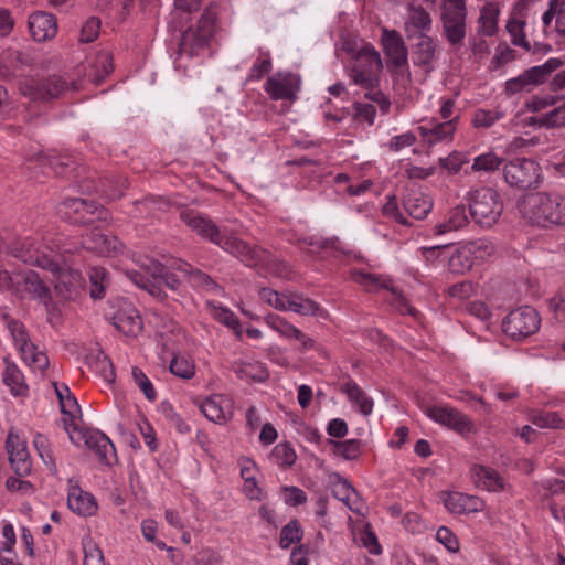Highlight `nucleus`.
<instances>
[{
	"mask_svg": "<svg viewBox=\"0 0 565 565\" xmlns=\"http://www.w3.org/2000/svg\"><path fill=\"white\" fill-rule=\"evenodd\" d=\"M14 257L24 263L49 270L56 276L55 292L63 300L74 299L82 286L79 271L73 269L68 263L60 257L45 254L40 249H14Z\"/></svg>",
	"mask_w": 565,
	"mask_h": 565,
	"instance_id": "f257e3e1",
	"label": "nucleus"
},
{
	"mask_svg": "<svg viewBox=\"0 0 565 565\" xmlns=\"http://www.w3.org/2000/svg\"><path fill=\"white\" fill-rule=\"evenodd\" d=\"M520 214L530 224L540 227L565 225V196L557 192L526 194L518 203Z\"/></svg>",
	"mask_w": 565,
	"mask_h": 565,
	"instance_id": "f03ea898",
	"label": "nucleus"
},
{
	"mask_svg": "<svg viewBox=\"0 0 565 565\" xmlns=\"http://www.w3.org/2000/svg\"><path fill=\"white\" fill-rule=\"evenodd\" d=\"M467 0H441L443 36L454 46L462 45L467 33Z\"/></svg>",
	"mask_w": 565,
	"mask_h": 565,
	"instance_id": "7ed1b4c3",
	"label": "nucleus"
},
{
	"mask_svg": "<svg viewBox=\"0 0 565 565\" xmlns=\"http://www.w3.org/2000/svg\"><path fill=\"white\" fill-rule=\"evenodd\" d=\"M471 217L481 226L490 227L497 223L502 204L498 192L488 186L476 189L468 194Z\"/></svg>",
	"mask_w": 565,
	"mask_h": 565,
	"instance_id": "20e7f679",
	"label": "nucleus"
},
{
	"mask_svg": "<svg viewBox=\"0 0 565 565\" xmlns=\"http://www.w3.org/2000/svg\"><path fill=\"white\" fill-rule=\"evenodd\" d=\"M351 67L350 77L353 83L362 88H373L377 84V73L382 68V60L379 52L371 45H362Z\"/></svg>",
	"mask_w": 565,
	"mask_h": 565,
	"instance_id": "39448f33",
	"label": "nucleus"
},
{
	"mask_svg": "<svg viewBox=\"0 0 565 565\" xmlns=\"http://www.w3.org/2000/svg\"><path fill=\"white\" fill-rule=\"evenodd\" d=\"M61 218L71 223L93 224L96 221L107 222L109 212L94 201L81 198L64 200L57 207Z\"/></svg>",
	"mask_w": 565,
	"mask_h": 565,
	"instance_id": "423d86ee",
	"label": "nucleus"
},
{
	"mask_svg": "<svg viewBox=\"0 0 565 565\" xmlns=\"http://www.w3.org/2000/svg\"><path fill=\"white\" fill-rule=\"evenodd\" d=\"M81 84L61 76H49L42 79H24L20 84V92L33 100H47L58 97L62 93L73 89L78 90Z\"/></svg>",
	"mask_w": 565,
	"mask_h": 565,
	"instance_id": "0eeeda50",
	"label": "nucleus"
},
{
	"mask_svg": "<svg viewBox=\"0 0 565 565\" xmlns=\"http://www.w3.org/2000/svg\"><path fill=\"white\" fill-rule=\"evenodd\" d=\"M72 425L73 422L71 424L65 422L64 425L68 433L70 440L76 446H79L83 443L87 449L96 454L100 462L110 465L111 459L116 457L115 447L111 440L99 430L79 429L76 426L71 429Z\"/></svg>",
	"mask_w": 565,
	"mask_h": 565,
	"instance_id": "6e6552de",
	"label": "nucleus"
},
{
	"mask_svg": "<svg viewBox=\"0 0 565 565\" xmlns=\"http://www.w3.org/2000/svg\"><path fill=\"white\" fill-rule=\"evenodd\" d=\"M540 323L539 312L530 306H523L508 313L503 319L502 329L509 338L520 341L534 334Z\"/></svg>",
	"mask_w": 565,
	"mask_h": 565,
	"instance_id": "1a4fd4ad",
	"label": "nucleus"
},
{
	"mask_svg": "<svg viewBox=\"0 0 565 565\" xmlns=\"http://www.w3.org/2000/svg\"><path fill=\"white\" fill-rule=\"evenodd\" d=\"M424 414L433 422L465 436L475 430L473 422L459 409L445 404L423 406Z\"/></svg>",
	"mask_w": 565,
	"mask_h": 565,
	"instance_id": "9d476101",
	"label": "nucleus"
},
{
	"mask_svg": "<svg viewBox=\"0 0 565 565\" xmlns=\"http://www.w3.org/2000/svg\"><path fill=\"white\" fill-rule=\"evenodd\" d=\"M351 275L352 279L364 287L369 292H374L379 289L390 290L393 295V305L402 313H408L411 316H415L417 313V311L409 306L403 294L393 286L392 279L361 270H353Z\"/></svg>",
	"mask_w": 565,
	"mask_h": 565,
	"instance_id": "9b49d317",
	"label": "nucleus"
},
{
	"mask_svg": "<svg viewBox=\"0 0 565 565\" xmlns=\"http://www.w3.org/2000/svg\"><path fill=\"white\" fill-rule=\"evenodd\" d=\"M505 182L520 190L535 185L540 179V167L526 158H515L503 167Z\"/></svg>",
	"mask_w": 565,
	"mask_h": 565,
	"instance_id": "f8f14e48",
	"label": "nucleus"
},
{
	"mask_svg": "<svg viewBox=\"0 0 565 565\" xmlns=\"http://www.w3.org/2000/svg\"><path fill=\"white\" fill-rule=\"evenodd\" d=\"M180 218L199 235L209 238V241L215 245H232L236 246L235 242L225 239V235L221 233L218 227L207 217H204L199 212L193 210L182 211Z\"/></svg>",
	"mask_w": 565,
	"mask_h": 565,
	"instance_id": "ddd939ff",
	"label": "nucleus"
},
{
	"mask_svg": "<svg viewBox=\"0 0 565 565\" xmlns=\"http://www.w3.org/2000/svg\"><path fill=\"white\" fill-rule=\"evenodd\" d=\"M300 77L290 72H278L265 83V92L275 100H295L300 89Z\"/></svg>",
	"mask_w": 565,
	"mask_h": 565,
	"instance_id": "4468645a",
	"label": "nucleus"
},
{
	"mask_svg": "<svg viewBox=\"0 0 565 565\" xmlns=\"http://www.w3.org/2000/svg\"><path fill=\"white\" fill-rule=\"evenodd\" d=\"M412 60L415 66L420 67L425 73L435 70L439 56L438 40L429 35H420L413 39Z\"/></svg>",
	"mask_w": 565,
	"mask_h": 565,
	"instance_id": "2eb2a0df",
	"label": "nucleus"
},
{
	"mask_svg": "<svg viewBox=\"0 0 565 565\" xmlns=\"http://www.w3.org/2000/svg\"><path fill=\"white\" fill-rule=\"evenodd\" d=\"M217 18V6L211 3L201 15L195 31L189 30L183 35L182 46L185 47L189 42H193L192 51L202 47L214 34Z\"/></svg>",
	"mask_w": 565,
	"mask_h": 565,
	"instance_id": "dca6fc26",
	"label": "nucleus"
},
{
	"mask_svg": "<svg viewBox=\"0 0 565 565\" xmlns=\"http://www.w3.org/2000/svg\"><path fill=\"white\" fill-rule=\"evenodd\" d=\"M431 26L433 19L426 9L413 2L407 6V13L404 22V30L407 39L428 35Z\"/></svg>",
	"mask_w": 565,
	"mask_h": 565,
	"instance_id": "f3484780",
	"label": "nucleus"
},
{
	"mask_svg": "<svg viewBox=\"0 0 565 565\" xmlns=\"http://www.w3.org/2000/svg\"><path fill=\"white\" fill-rule=\"evenodd\" d=\"M9 455V462L18 476L24 477L31 472V461L25 441L12 431L9 433L6 441Z\"/></svg>",
	"mask_w": 565,
	"mask_h": 565,
	"instance_id": "a211bd4d",
	"label": "nucleus"
},
{
	"mask_svg": "<svg viewBox=\"0 0 565 565\" xmlns=\"http://www.w3.org/2000/svg\"><path fill=\"white\" fill-rule=\"evenodd\" d=\"M456 119L438 122L435 119L417 127L422 140L428 147L440 142H449L452 140L456 131Z\"/></svg>",
	"mask_w": 565,
	"mask_h": 565,
	"instance_id": "6ab92c4d",
	"label": "nucleus"
},
{
	"mask_svg": "<svg viewBox=\"0 0 565 565\" xmlns=\"http://www.w3.org/2000/svg\"><path fill=\"white\" fill-rule=\"evenodd\" d=\"M381 42L385 55L395 67L407 64V47L396 30L383 29Z\"/></svg>",
	"mask_w": 565,
	"mask_h": 565,
	"instance_id": "aec40b11",
	"label": "nucleus"
},
{
	"mask_svg": "<svg viewBox=\"0 0 565 565\" xmlns=\"http://www.w3.org/2000/svg\"><path fill=\"white\" fill-rule=\"evenodd\" d=\"M443 502L445 508L454 514H469L479 512L483 509V501L476 497L462 492H444Z\"/></svg>",
	"mask_w": 565,
	"mask_h": 565,
	"instance_id": "412c9836",
	"label": "nucleus"
},
{
	"mask_svg": "<svg viewBox=\"0 0 565 565\" xmlns=\"http://www.w3.org/2000/svg\"><path fill=\"white\" fill-rule=\"evenodd\" d=\"M201 412L216 424H223L233 416L232 403L225 395H212L201 403Z\"/></svg>",
	"mask_w": 565,
	"mask_h": 565,
	"instance_id": "4be33fe9",
	"label": "nucleus"
},
{
	"mask_svg": "<svg viewBox=\"0 0 565 565\" xmlns=\"http://www.w3.org/2000/svg\"><path fill=\"white\" fill-rule=\"evenodd\" d=\"M29 29L35 41L45 42L56 35V19L53 14L47 12H35L29 17Z\"/></svg>",
	"mask_w": 565,
	"mask_h": 565,
	"instance_id": "5701e85b",
	"label": "nucleus"
},
{
	"mask_svg": "<svg viewBox=\"0 0 565 565\" xmlns=\"http://www.w3.org/2000/svg\"><path fill=\"white\" fill-rule=\"evenodd\" d=\"M31 63L29 54L8 49L0 54V77L10 78L21 75L24 66Z\"/></svg>",
	"mask_w": 565,
	"mask_h": 565,
	"instance_id": "b1692460",
	"label": "nucleus"
},
{
	"mask_svg": "<svg viewBox=\"0 0 565 565\" xmlns=\"http://www.w3.org/2000/svg\"><path fill=\"white\" fill-rule=\"evenodd\" d=\"M175 260L177 259L171 260L169 264H163L158 259L147 258L141 263V267L151 274L152 277L160 278L167 288L175 291L180 287V279L174 273L177 270L172 268Z\"/></svg>",
	"mask_w": 565,
	"mask_h": 565,
	"instance_id": "393cba45",
	"label": "nucleus"
},
{
	"mask_svg": "<svg viewBox=\"0 0 565 565\" xmlns=\"http://www.w3.org/2000/svg\"><path fill=\"white\" fill-rule=\"evenodd\" d=\"M475 484L487 491L498 492L504 489V480L493 468L475 465L471 468Z\"/></svg>",
	"mask_w": 565,
	"mask_h": 565,
	"instance_id": "a878e982",
	"label": "nucleus"
},
{
	"mask_svg": "<svg viewBox=\"0 0 565 565\" xmlns=\"http://www.w3.org/2000/svg\"><path fill=\"white\" fill-rule=\"evenodd\" d=\"M340 391L344 393L349 402L358 408L363 416H369L373 412L374 402L367 394L351 379L342 383Z\"/></svg>",
	"mask_w": 565,
	"mask_h": 565,
	"instance_id": "bb28decb",
	"label": "nucleus"
},
{
	"mask_svg": "<svg viewBox=\"0 0 565 565\" xmlns=\"http://www.w3.org/2000/svg\"><path fill=\"white\" fill-rule=\"evenodd\" d=\"M405 212L415 220H423L431 211V200L419 190H409L403 199Z\"/></svg>",
	"mask_w": 565,
	"mask_h": 565,
	"instance_id": "cd10ccee",
	"label": "nucleus"
},
{
	"mask_svg": "<svg viewBox=\"0 0 565 565\" xmlns=\"http://www.w3.org/2000/svg\"><path fill=\"white\" fill-rule=\"evenodd\" d=\"M68 508L81 516H90L97 511V502L93 494L78 487H72L67 497Z\"/></svg>",
	"mask_w": 565,
	"mask_h": 565,
	"instance_id": "c85d7f7f",
	"label": "nucleus"
},
{
	"mask_svg": "<svg viewBox=\"0 0 565 565\" xmlns=\"http://www.w3.org/2000/svg\"><path fill=\"white\" fill-rule=\"evenodd\" d=\"M113 320L116 329L126 335H137L142 329V320L131 306L119 309Z\"/></svg>",
	"mask_w": 565,
	"mask_h": 565,
	"instance_id": "c756f323",
	"label": "nucleus"
},
{
	"mask_svg": "<svg viewBox=\"0 0 565 565\" xmlns=\"http://www.w3.org/2000/svg\"><path fill=\"white\" fill-rule=\"evenodd\" d=\"M232 370L237 377L247 382L262 383L269 377L267 367L258 361H235L232 365Z\"/></svg>",
	"mask_w": 565,
	"mask_h": 565,
	"instance_id": "7c9ffc66",
	"label": "nucleus"
},
{
	"mask_svg": "<svg viewBox=\"0 0 565 565\" xmlns=\"http://www.w3.org/2000/svg\"><path fill=\"white\" fill-rule=\"evenodd\" d=\"M23 289L32 299L38 300L45 307L52 302L51 290L35 271H29L23 278Z\"/></svg>",
	"mask_w": 565,
	"mask_h": 565,
	"instance_id": "2f4dec72",
	"label": "nucleus"
},
{
	"mask_svg": "<svg viewBox=\"0 0 565 565\" xmlns=\"http://www.w3.org/2000/svg\"><path fill=\"white\" fill-rule=\"evenodd\" d=\"M172 268L189 276L191 282L196 287H202L209 290H222L221 286L216 284L209 275L202 273L201 270L193 269L191 265L181 259H177L173 263Z\"/></svg>",
	"mask_w": 565,
	"mask_h": 565,
	"instance_id": "473e14b6",
	"label": "nucleus"
},
{
	"mask_svg": "<svg viewBox=\"0 0 565 565\" xmlns=\"http://www.w3.org/2000/svg\"><path fill=\"white\" fill-rule=\"evenodd\" d=\"M87 364L95 373L99 374L107 383L115 382L116 374L111 360L100 350L86 356Z\"/></svg>",
	"mask_w": 565,
	"mask_h": 565,
	"instance_id": "72a5a7b5",
	"label": "nucleus"
},
{
	"mask_svg": "<svg viewBox=\"0 0 565 565\" xmlns=\"http://www.w3.org/2000/svg\"><path fill=\"white\" fill-rule=\"evenodd\" d=\"M89 66L87 76L98 85L113 71V56L108 51H100L89 61Z\"/></svg>",
	"mask_w": 565,
	"mask_h": 565,
	"instance_id": "f704fd0d",
	"label": "nucleus"
},
{
	"mask_svg": "<svg viewBox=\"0 0 565 565\" xmlns=\"http://www.w3.org/2000/svg\"><path fill=\"white\" fill-rule=\"evenodd\" d=\"M7 366L3 372V383L10 388L14 396H23L28 393V385L20 369L6 359Z\"/></svg>",
	"mask_w": 565,
	"mask_h": 565,
	"instance_id": "c9c22d12",
	"label": "nucleus"
},
{
	"mask_svg": "<svg viewBox=\"0 0 565 565\" xmlns=\"http://www.w3.org/2000/svg\"><path fill=\"white\" fill-rule=\"evenodd\" d=\"M292 269L290 265L267 253L265 260L260 265L259 275L264 277L274 276L278 278L290 279Z\"/></svg>",
	"mask_w": 565,
	"mask_h": 565,
	"instance_id": "e433bc0d",
	"label": "nucleus"
},
{
	"mask_svg": "<svg viewBox=\"0 0 565 565\" xmlns=\"http://www.w3.org/2000/svg\"><path fill=\"white\" fill-rule=\"evenodd\" d=\"M537 71L533 67L523 72L515 78H511L505 83V89L510 94H516L522 90H530L534 86L542 84V77L537 76Z\"/></svg>",
	"mask_w": 565,
	"mask_h": 565,
	"instance_id": "4c0bfd02",
	"label": "nucleus"
},
{
	"mask_svg": "<svg viewBox=\"0 0 565 565\" xmlns=\"http://www.w3.org/2000/svg\"><path fill=\"white\" fill-rule=\"evenodd\" d=\"M19 352L24 363L34 372L44 373L50 364L47 355L33 343L21 348Z\"/></svg>",
	"mask_w": 565,
	"mask_h": 565,
	"instance_id": "58836bf2",
	"label": "nucleus"
},
{
	"mask_svg": "<svg viewBox=\"0 0 565 565\" xmlns=\"http://www.w3.org/2000/svg\"><path fill=\"white\" fill-rule=\"evenodd\" d=\"M287 311H292L300 316H321L323 310L312 299L306 298L300 294H290Z\"/></svg>",
	"mask_w": 565,
	"mask_h": 565,
	"instance_id": "ea45409f",
	"label": "nucleus"
},
{
	"mask_svg": "<svg viewBox=\"0 0 565 565\" xmlns=\"http://www.w3.org/2000/svg\"><path fill=\"white\" fill-rule=\"evenodd\" d=\"M499 10L495 3H486L480 12L478 24L483 35L491 36L497 31Z\"/></svg>",
	"mask_w": 565,
	"mask_h": 565,
	"instance_id": "a19ab883",
	"label": "nucleus"
},
{
	"mask_svg": "<svg viewBox=\"0 0 565 565\" xmlns=\"http://www.w3.org/2000/svg\"><path fill=\"white\" fill-rule=\"evenodd\" d=\"M117 237L111 235V233L107 230L100 227H94L88 234L83 237L81 242L82 247H89L93 245L94 247H116Z\"/></svg>",
	"mask_w": 565,
	"mask_h": 565,
	"instance_id": "79ce46f5",
	"label": "nucleus"
},
{
	"mask_svg": "<svg viewBox=\"0 0 565 565\" xmlns=\"http://www.w3.org/2000/svg\"><path fill=\"white\" fill-rule=\"evenodd\" d=\"M33 446L44 465L55 475L57 468L49 438L43 434L36 433L33 437Z\"/></svg>",
	"mask_w": 565,
	"mask_h": 565,
	"instance_id": "37998d69",
	"label": "nucleus"
},
{
	"mask_svg": "<svg viewBox=\"0 0 565 565\" xmlns=\"http://www.w3.org/2000/svg\"><path fill=\"white\" fill-rule=\"evenodd\" d=\"M90 281V297L94 299H103L105 289L109 284L108 273L104 267L95 266L88 273Z\"/></svg>",
	"mask_w": 565,
	"mask_h": 565,
	"instance_id": "c03bdc74",
	"label": "nucleus"
},
{
	"mask_svg": "<svg viewBox=\"0 0 565 565\" xmlns=\"http://www.w3.org/2000/svg\"><path fill=\"white\" fill-rule=\"evenodd\" d=\"M472 249H455L448 260V268L451 273L462 275L473 265Z\"/></svg>",
	"mask_w": 565,
	"mask_h": 565,
	"instance_id": "a18cd8bd",
	"label": "nucleus"
},
{
	"mask_svg": "<svg viewBox=\"0 0 565 565\" xmlns=\"http://www.w3.org/2000/svg\"><path fill=\"white\" fill-rule=\"evenodd\" d=\"M333 493L334 497L344 502L351 511L359 514L361 513V508L356 504V500L352 499V497L358 499L359 494L348 480L344 479L337 483Z\"/></svg>",
	"mask_w": 565,
	"mask_h": 565,
	"instance_id": "49530a36",
	"label": "nucleus"
},
{
	"mask_svg": "<svg viewBox=\"0 0 565 565\" xmlns=\"http://www.w3.org/2000/svg\"><path fill=\"white\" fill-rule=\"evenodd\" d=\"M266 323L270 329L287 340L291 341L296 335H299L298 331L300 329L278 315H268L266 317Z\"/></svg>",
	"mask_w": 565,
	"mask_h": 565,
	"instance_id": "de8ad7c7",
	"label": "nucleus"
},
{
	"mask_svg": "<svg viewBox=\"0 0 565 565\" xmlns=\"http://www.w3.org/2000/svg\"><path fill=\"white\" fill-rule=\"evenodd\" d=\"M53 385L61 404L62 413L74 417V411L79 412V405L76 397L71 393L67 385H58L56 382H54Z\"/></svg>",
	"mask_w": 565,
	"mask_h": 565,
	"instance_id": "09e8293b",
	"label": "nucleus"
},
{
	"mask_svg": "<svg viewBox=\"0 0 565 565\" xmlns=\"http://www.w3.org/2000/svg\"><path fill=\"white\" fill-rule=\"evenodd\" d=\"M468 218L466 215L465 206H456L451 210L450 216L447 223L438 224L435 226L436 235H441L444 233L450 232L452 230H457L462 227L467 223Z\"/></svg>",
	"mask_w": 565,
	"mask_h": 565,
	"instance_id": "8fccbe9b",
	"label": "nucleus"
},
{
	"mask_svg": "<svg viewBox=\"0 0 565 565\" xmlns=\"http://www.w3.org/2000/svg\"><path fill=\"white\" fill-rule=\"evenodd\" d=\"M330 444L333 446V452L347 460H354L361 454V440L359 439L330 440Z\"/></svg>",
	"mask_w": 565,
	"mask_h": 565,
	"instance_id": "3c124183",
	"label": "nucleus"
},
{
	"mask_svg": "<svg viewBox=\"0 0 565 565\" xmlns=\"http://www.w3.org/2000/svg\"><path fill=\"white\" fill-rule=\"evenodd\" d=\"M266 249H232V255L247 267H255L259 271L265 260Z\"/></svg>",
	"mask_w": 565,
	"mask_h": 565,
	"instance_id": "603ef678",
	"label": "nucleus"
},
{
	"mask_svg": "<svg viewBox=\"0 0 565 565\" xmlns=\"http://www.w3.org/2000/svg\"><path fill=\"white\" fill-rule=\"evenodd\" d=\"M296 452L287 443L277 444L270 454V459L278 466L290 467L296 461Z\"/></svg>",
	"mask_w": 565,
	"mask_h": 565,
	"instance_id": "864d4df0",
	"label": "nucleus"
},
{
	"mask_svg": "<svg viewBox=\"0 0 565 565\" xmlns=\"http://www.w3.org/2000/svg\"><path fill=\"white\" fill-rule=\"evenodd\" d=\"M531 422L540 428L562 429L564 420L556 412H539L532 415Z\"/></svg>",
	"mask_w": 565,
	"mask_h": 565,
	"instance_id": "5fc2aeb1",
	"label": "nucleus"
},
{
	"mask_svg": "<svg viewBox=\"0 0 565 565\" xmlns=\"http://www.w3.org/2000/svg\"><path fill=\"white\" fill-rule=\"evenodd\" d=\"M169 369L172 374L185 380L192 379L195 374L193 361L184 356H173Z\"/></svg>",
	"mask_w": 565,
	"mask_h": 565,
	"instance_id": "6e6d98bb",
	"label": "nucleus"
},
{
	"mask_svg": "<svg viewBox=\"0 0 565 565\" xmlns=\"http://www.w3.org/2000/svg\"><path fill=\"white\" fill-rule=\"evenodd\" d=\"M302 536V531L298 520L289 521L280 532L279 544L282 548H288L292 543L299 542Z\"/></svg>",
	"mask_w": 565,
	"mask_h": 565,
	"instance_id": "4d7b16f0",
	"label": "nucleus"
},
{
	"mask_svg": "<svg viewBox=\"0 0 565 565\" xmlns=\"http://www.w3.org/2000/svg\"><path fill=\"white\" fill-rule=\"evenodd\" d=\"M502 163V159L494 152L482 153L473 159L471 169L473 171L492 172Z\"/></svg>",
	"mask_w": 565,
	"mask_h": 565,
	"instance_id": "13d9d810",
	"label": "nucleus"
},
{
	"mask_svg": "<svg viewBox=\"0 0 565 565\" xmlns=\"http://www.w3.org/2000/svg\"><path fill=\"white\" fill-rule=\"evenodd\" d=\"M259 297L263 301L277 310L287 311L290 294H280L270 288H262L259 290Z\"/></svg>",
	"mask_w": 565,
	"mask_h": 565,
	"instance_id": "bf43d9fd",
	"label": "nucleus"
},
{
	"mask_svg": "<svg viewBox=\"0 0 565 565\" xmlns=\"http://www.w3.org/2000/svg\"><path fill=\"white\" fill-rule=\"evenodd\" d=\"M503 117L499 110L477 109L473 114L472 124L476 128H489Z\"/></svg>",
	"mask_w": 565,
	"mask_h": 565,
	"instance_id": "052dcab7",
	"label": "nucleus"
},
{
	"mask_svg": "<svg viewBox=\"0 0 565 565\" xmlns=\"http://www.w3.org/2000/svg\"><path fill=\"white\" fill-rule=\"evenodd\" d=\"M134 382L141 390L143 395L149 401H154L157 398V392L149 380V377L143 373V371L137 366L132 367L131 371Z\"/></svg>",
	"mask_w": 565,
	"mask_h": 565,
	"instance_id": "680f3d73",
	"label": "nucleus"
},
{
	"mask_svg": "<svg viewBox=\"0 0 565 565\" xmlns=\"http://www.w3.org/2000/svg\"><path fill=\"white\" fill-rule=\"evenodd\" d=\"M565 111V102L553 109L552 111L542 115L537 118H533L536 122H539L541 126L545 127H554V126H564L565 125V115L563 114Z\"/></svg>",
	"mask_w": 565,
	"mask_h": 565,
	"instance_id": "e2e57ef3",
	"label": "nucleus"
},
{
	"mask_svg": "<svg viewBox=\"0 0 565 565\" xmlns=\"http://www.w3.org/2000/svg\"><path fill=\"white\" fill-rule=\"evenodd\" d=\"M8 329L13 338V341L18 350H21V348H24L32 343L30 341L25 327L20 321L10 320L8 322Z\"/></svg>",
	"mask_w": 565,
	"mask_h": 565,
	"instance_id": "0e129e2a",
	"label": "nucleus"
},
{
	"mask_svg": "<svg viewBox=\"0 0 565 565\" xmlns=\"http://www.w3.org/2000/svg\"><path fill=\"white\" fill-rule=\"evenodd\" d=\"M212 315L217 321L230 328L236 329L239 327L238 318L228 308L213 305Z\"/></svg>",
	"mask_w": 565,
	"mask_h": 565,
	"instance_id": "69168bd1",
	"label": "nucleus"
},
{
	"mask_svg": "<svg viewBox=\"0 0 565 565\" xmlns=\"http://www.w3.org/2000/svg\"><path fill=\"white\" fill-rule=\"evenodd\" d=\"M100 21L95 17L86 20L81 30L79 41L84 43L93 42L99 34Z\"/></svg>",
	"mask_w": 565,
	"mask_h": 565,
	"instance_id": "338daca9",
	"label": "nucleus"
},
{
	"mask_svg": "<svg viewBox=\"0 0 565 565\" xmlns=\"http://www.w3.org/2000/svg\"><path fill=\"white\" fill-rule=\"evenodd\" d=\"M417 138L414 132L407 131L402 135L394 136L390 139L387 147L390 150L398 152L404 148L411 147L416 142Z\"/></svg>",
	"mask_w": 565,
	"mask_h": 565,
	"instance_id": "774afa93",
	"label": "nucleus"
}]
</instances>
